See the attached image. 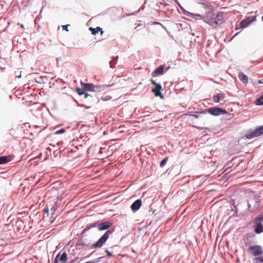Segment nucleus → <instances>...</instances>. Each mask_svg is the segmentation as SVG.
Returning a JSON list of instances; mask_svg holds the SVG:
<instances>
[{
	"instance_id": "obj_1",
	"label": "nucleus",
	"mask_w": 263,
	"mask_h": 263,
	"mask_svg": "<svg viewBox=\"0 0 263 263\" xmlns=\"http://www.w3.org/2000/svg\"><path fill=\"white\" fill-rule=\"evenodd\" d=\"M195 15L200 17L204 22L213 27L221 24L223 19V13L219 12L215 14L213 7L209 4H202L200 7V13Z\"/></svg>"
},
{
	"instance_id": "obj_2",
	"label": "nucleus",
	"mask_w": 263,
	"mask_h": 263,
	"mask_svg": "<svg viewBox=\"0 0 263 263\" xmlns=\"http://www.w3.org/2000/svg\"><path fill=\"white\" fill-rule=\"evenodd\" d=\"M263 135V125L256 128L253 130H250L246 135L247 139H250Z\"/></svg>"
},
{
	"instance_id": "obj_3",
	"label": "nucleus",
	"mask_w": 263,
	"mask_h": 263,
	"mask_svg": "<svg viewBox=\"0 0 263 263\" xmlns=\"http://www.w3.org/2000/svg\"><path fill=\"white\" fill-rule=\"evenodd\" d=\"M111 233L112 231L110 230L106 231L103 234V235L94 244V247L95 248H101L107 240L109 235L111 234Z\"/></svg>"
},
{
	"instance_id": "obj_4",
	"label": "nucleus",
	"mask_w": 263,
	"mask_h": 263,
	"mask_svg": "<svg viewBox=\"0 0 263 263\" xmlns=\"http://www.w3.org/2000/svg\"><path fill=\"white\" fill-rule=\"evenodd\" d=\"M248 251L253 256H256L263 254V250L260 246L255 245L249 247Z\"/></svg>"
},
{
	"instance_id": "obj_5",
	"label": "nucleus",
	"mask_w": 263,
	"mask_h": 263,
	"mask_svg": "<svg viewBox=\"0 0 263 263\" xmlns=\"http://www.w3.org/2000/svg\"><path fill=\"white\" fill-rule=\"evenodd\" d=\"M152 84L155 85V88H153L152 91L154 93L156 97H160V98L163 99V96L161 93L162 86L160 84L157 83L153 79L151 80Z\"/></svg>"
},
{
	"instance_id": "obj_6",
	"label": "nucleus",
	"mask_w": 263,
	"mask_h": 263,
	"mask_svg": "<svg viewBox=\"0 0 263 263\" xmlns=\"http://www.w3.org/2000/svg\"><path fill=\"white\" fill-rule=\"evenodd\" d=\"M111 223L109 222H105L101 223H96L92 226H90V227L86 228L84 229V231H86L87 230H89L91 228H94L97 227L99 231H103L106 230L108 229L111 226Z\"/></svg>"
},
{
	"instance_id": "obj_7",
	"label": "nucleus",
	"mask_w": 263,
	"mask_h": 263,
	"mask_svg": "<svg viewBox=\"0 0 263 263\" xmlns=\"http://www.w3.org/2000/svg\"><path fill=\"white\" fill-rule=\"evenodd\" d=\"M208 112L213 116H219L227 113V111L219 107H211L208 109Z\"/></svg>"
},
{
	"instance_id": "obj_8",
	"label": "nucleus",
	"mask_w": 263,
	"mask_h": 263,
	"mask_svg": "<svg viewBox=\"0 0 263 263\" xmlns=\"http://www.w3.org/2000/svg\"><path fill=\"white\" fill-rule=\"evenodd\" d=\"M141 206V201L140 199L136 200L131 205L132 210L133 211H137L140 209Z\"/></svg>"
},
{
	"instance_id": "obj_9",
	"label": "nucleus",
	"mask_w": 263,
	"mask_h": 263,
	"mask_svg": "<svg viewBox=\"0 0 263 263\" xmlns=\"http://www.w3.org/2000/svg\"><path fill=\"white\" fill-rule=\"evenodd\" d=\"M81 84L85 90L88 91H94V85L93 84L90 83H85L82 82H81Z\"/></svg>"
},
{
	"instance_id": "obj_10",
	"label": "nucleus",
	"mask_w": 263,
	"mask_h": 263,
	"mask_svg": "<svg viewBox=\"0 0 263 263\" xmlns=\"http://www.w3.org/2000/svg\"><path fill=\"white\" fill-rule=\"evenodd\" d=\"M254 223L256 226V228L254 230L255 232L257 234L263 233V225L262 223L259 222H254Z\"/></svg>"
},
{
	"instance_id": "obj_11",
	"label": "nucleus",
	"mask_w": 263,
	"mask_h": 263,
	"mask_svg": "<svg viewBox=\"0 0 263 263\" xmlns=\"http://www.w3.org/2000/svg\"><path fill=\"white\" fill-rule=\"evenodd\" d=\"M164 65H161L156 68L152 73L153 76H156L158 74H162L164 72Z\"/></svg>"
},
{
	"instance_id": "obj_12",
	"label": "nucleus",
	"mask_w": 263,
	"mask_h": 263,
	"mask_svg": "<svg viewBox=\"0 0 263 263\" xmlns=\"http://www.w3.org/2000/svg\"><path fill=\"white\" fill-rule=\"evenodd\" d=\"M89 30L91 32V33L93 35H96L99 31H100L101 35H102L104 31L102 30V28L100 27H97L96 28H93L92 27H90Z\"/></svg>"
},
{
	"instance_id": "obj_13",
	"label": "nucleus",
	"mask_w": 263,
	"mask_h": 263,
	"mask_svg": "<svg viewBox=\"0 0 263 263\" xmlns=\"http://www.w3.org/2000/svg\"><path fill=\"white\" fill-rule=\"evenodd\" d=\"M238 77L241 81L244 83L247 84L248 82V78L247 76L243 73L242 72H240L238 74Z\"/></svg>"
},
{
	"instance_id": "obj_14",
	"label": "nucleus",
	"mask_w": 263,
	"mask_h": 263,
	"mask_svg": "<svg viewBox=\"0 0 263 263\" xmlns=\"http://www.w3.org/2000/svg\"><path fill=\"white\" fill-rule=\"evenodd\" d=\"M225 95L223 93H217L213 97V100L214 102L218 103L220 100L223 99Z\"/></svg>"
},
{
	"instance_id": "obj_15",
	"label": "nucleus",
	"mask_w": 263,
	"mask_h": 263,
	"mask_svg": "<svg viewBox=\"0 0 263 263\" xmlns=\"http://www.w3.org/2000/svg\"><path fill=\"white\" fill-rule=\"evenodd\" d=\"M251 23V21L249 20V18L243 20L240 23V27L246 28L248 27Z\"/></svg>"
},
{
	"instance_id": "obj_16",
	"label": "nucleus",
	"mask_w": 263,
	"mask_h": 263,
	"mask_svg": "<svg viewBox=\"0 0 263 263\" xmlns=\"http://www.w3.org/2000/svg\"><path fill=\"white\" fill-rule=\"evenodd\" d=\"M76 91L80 96L84 95V98H87L89 95L83 89L77 88Z\"/></svg>"
},
{
	"instance_id": "obj_17",
	"label": "nucleus",
	"mask_w": 263,
	"mask_h": 263,
	"mask_svg": "<svg viewBox=\"0 0 263 263\" xmlns=\"http://www.w3.org/2000/svg\"><path fill=\"white\" fill-rule=\"evenodd\" d=\"M10 161L9 156H1L0 157V165L5 164Z\"/></svg>"
},
{
	"instance_id": "obj_18",
	"label": "nucleus",
	"mask_w": 263,
	"mask_h": 263,
	"mask_svg": "<svg viewBox=\"0 0 263 263\" xmlns=\"http://www.w3.org/2000/svg\"><path fill=\"white\" fill-rule=\"evenodd\" d=\"M255 104L257 105H263V95L255 101Z\"/></svg>"
},
{
	"instance_id": "obj_19",
	"label": "nucleus",
	"mask_w": 263,
	"mask_h": 263,
	"mask_svg": "<svg viewBox=\"0 0 263 263\" xmlns=\"http://www.w3.org/2000/svg\"><path fill=\"white\" fill-rule=\"evenodd\" d=\"M263 221V216L256 217L254 220V222L261 223Z\"/></svg>"
},
{
	"instance_id": "obj_20",
	"label": "nucleus",
	"mask_w": 263,
	"mask_h": 263,
	"mask_svg": "<svg viewBox=\"0 0 263 263\" xmlns=\"http://www.w3.org/2000/svg\"><path fill=\"white\" fill-rule=\"evenodd\" d=\"M254 263H263V258L261 257H256L253 260Z\"/></svg>"
},
{
	"instance_id": "obj_21",
	"label": "nucleus",
	"mask_w": 263,
	"mask_h": 263,
	"mask_svg": "<svg viewBox=\"0 0 263 263\" xmlns=\"http://www.w3.org/2000/svg\"><path fill=\"white\" fill-rule=\"evenodd\" d=\"M167 160H168V158H167V157H166L165 158H164V159H163V160L161 161V162H160V166L161 167H163V166L165 165V164H166V163L167 162Z\"/></svg>"
},
{
	"instance_id": "obj_22",
	"label": "nucleus",
	"mask_w": 263,
	"mask_h": 263,
	"mask_svg": "<svg viewBox=\"0 0 263 263\" xmlns=\"http://www.w3.org/2000/svg\"><path fill=\"white\" fill-rule=\"evenodd\" d=\"M202 114L201 113L200 115H191V116L193 117H195L196 119H203L205 115L203 114V116Z\"/></svg>"
},
{
	"instance_id": "obj_23",
	"label": "nucleus",
	"mask_w": 263,
	"mask_h": 263,
	"mask_svg": "<svg viewBox=\"0 0 263 263\" xmlns=\"http://www.w3.org/2000/svg\"><path fill=\"white\" fill-rule=\"evenodd\" d=\"M65 129H64V128H62L61 129H60L59 130H57L56 132H55V134H63L64 133H65Z\"/></svg>"
},
{
	"instance_id": "obj_24",
	"label": "nucleus",
	"mask_w": 263,
	"mask_h": 263,
	"mask_svg": "<svg viewBox=\"0 0 263 263\" xmlns=\"http://www.w3.org/2000/svg\"><path fill=\"white\" fill-rule=\"evenodd\" d=\"M105 252L107 253V255H108L109 256H112V253L110 252L108 250H106Z\"/></svg>"
},
{
	"instance_id": "obj_25",
	"label": "nucleus",
	"mask_w": 263,
	"mask_h": 263,
	"mask_svg": "<svg viewBox=\"0 0 263 263\" xmlns=\"http://www.w3.org/2000/svg\"><path fill=\"white\" fill-rule=\"evenodd\" d=\"M68 26H69V25H64V26H62L63 29L64 30H66V31H68V29H67V28H68Z\"/></svg>"
},
{
	"instance_id": "obj_26",
	"label": "nucleus",
	"mask_w": 263,
	"mask_h": 263,
	"mask_svg": "<svg viewBox=\"0 0 263 263\" xmlns=\"http://www.w3.org/2000/svg\"><path fill=\"white\" fill-rule=\"evenodd\" d=\"M258 84H263V79L261 80H259L258 81Z\"/></svg>"
},
{
	"instance_id": "obj_27",
	"label": "nucleus",
	"mask_w": 263,
	"mask_h": 263,
	"mask_svg": "<svg viewBox=\"0 0 263 263\" xmlns=\"http://www.w3.org/2000/svg\"><path fill=\"white\" fill-rule=\"evenodd\" d=\"M21 27H22V28H23V27H24V26H23V25H22V24L21 25Z\"/></svg>"
},
{
	"instance_id": "obj_28",
	"label": "nucleus",
	"mask_w": 263,
	"mask_h": 263,
	"mask_svg": "<svg viewBox=\"0 0 263 263\" xmlns=\"http://www.w3.org/2000/svg\"><path fill=\"white\" fill-rule=\"evenodd\" d=\"M140 25H141V24H138V25H137V27H138V26H140Z\"/></svg>"
},
{
	"instance_id": "obj_29",
	"label": "nucleus",
	"mask_w": 263,
	"mask_h": 263,
	"mask_svg": "<svg viewBox=\"0 0 263 263\" xmlns=\"http://www.w3.org/2000/svg\"><path fill=\"white\" fill-rule=\"evenodd\" d=\"M21 77V76H17V78H20Z\"/></svg>"
},
{
	"instance_id": "obj_30",
	"label": "nucleus",
	"mask_w": 263,
	"mask_h": 263,
	"mask_svg": "<svg viewBox=\"0 0 263 263\" xmlns=\"http://www.w3.org/2000/svg\"><path fill=\"white\" fill-rule=\"evenodd\" d=\"M261 20H262V21H263V16H262V17H261Z\"/></svg>"
},
{
	"instance_id": "obj_31",
	"label": "nucleus",
	"mask_w": 263,
	"mask_h": 263,
	"mask_svg": "<svg viewBox=\"0 0 263 263\" xmlns=\"http://www.w3.org/2000/svg\"><path fill=\"white\" fill-rule=\"evenodd\" d=\"M238 34V33H236L234 36Z\"/></svg>"
},
{
	"instance_id": "obj_32",
	"label": "nucleus",
	"mask_w": 263,
	"mask_h": 263,
	"mask_svg": "<svg viewBox=\"0 0 263 263\" xmlns=\"http://www.w3.org/2000/svg\"><path fill=\"white\" fill-rule=\"evenodd\" d=\"M0 7H1V8H3V6L2 5L0 6Z\"/></svg>"
}]
</instances>
